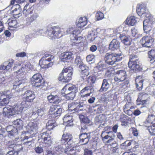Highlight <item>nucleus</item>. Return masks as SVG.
Instances as JSON below:
<instances>
[{"instance_id":"f257e3e1","label":"nucleus","mask_w":155,"mask_h":155,"mask_svg":"<svg viewBox=\"0 0 155 155\" xmlns=\"http://www.w3.org/2000/svg\"><path fill=\"white\" fill-rule=\"evenodd\" d=\"M25 104L26 102L25 101H22L19 105L4 107L3 108V114L8 117L16 114H20L22 112L23 109L29 107L28 104Z\"/></svg>"},{"instance_id":"f03ea898","label":"nucleus","mask_w":155,"mask_h":155,"mask_svg":"<svg viewBox=\"0 0 155 155\" xmlns=\"http://www.w3.org/2000/svg\"><path fill=\"white\" fill-rule=\"evenodd\" d=\"M72 137L71 134L69 133H65L64 134L61 140L57 143L64 144L66 147L65 151V153H67V151H72L75 150L76 148L74 147V143L71 140Z\"/></svg>"},{"instance_id":"7ed1b4c3","label":"nucleus","mask_w":155,"mask_h":155,"mask_svg":"<svg viewBox=\"0 0 155 155\" xmlns=\"http://www.w3.org/2000/svg\"><path fill=\"white\" fill-rule=\"evenodd\" d=\"M78 92V87L74 85L68 84L62 89L61 93L62 95L65 96L68 100H72Z\"/></svg>"},{"instance_id":"20e7f679","label":"nucleus","mask_w":155,"mask_h":155,"mask_svg":"<svg viewBox=\"0 0 155 155\" xmlns=\"http://www.w3.org/2000/svg\"><path fill=\"white\" fill-rule=\"evenodd\" d=\"M66 29L61 28L58 26L48 27L47 29L48 37L51 39L60 38L63 34H66Z\"/></svg>"},{"instance_id":"39448f33","label":"nucleus","mask_w":155,"mask_h":155,"mask_svg":"<svg viewBox=\"0 0 155 155\" xmlns=\"http://www.w3.org/2000/svg\"><path fill=\"white\" fill-rule=\"evenodd\" d=\"M124 57L122 52L117 53H107L104 56L105 62L109 65H113L116 62L121 61Z\"/></svg>"},{"instance_id":"423d86ee","label":"nucleus","mask_w":155,"mask_h":155,"mask_svg":"<svg viewBox=\"0 0 155 155\" xmlns=\"http://www.w3.org/2000/svg\"><path fill=\"white\" fill-rule=\"evenodd\" d=\"M111 128L110 126H107L104 127L101 136L103 141L105 143H109L114 139L115 135L112 131H109Z\"/></svg>"},{"instance_id":"0eeeda50","label":"nucleus","mask_w":155,"mask_h":155,"mask_svg":"<svg viewBox=\"0 0 155 155\" xmlns=\"http://www.w3.org/2000/svg\"><path fill=\"white\" fill-rule=\"evenodd\" d=\"M73 68L71 67L64 69L60 74L58 79L63 82H68L71 79Z\"/></svg>"},{"instance_id":"6e6552de","label":"nucleus","mask_w":155,"mask_h":155,"mask_svg":"<svg viewBox=\"0 0 155 155\" xmlns=\"http://www.w3.org/2000/svg\"><path fill=\"white\" fill-rule=\"evenodd\" d=\"M82 38L78 36L76 38L72 37L71 45L76 46V48L80 51H85L87 48V43L86 42L81 41Z\"/></svg>"},{"instance_id":"1a4fd4ad","label":"nucleus","mask_w":155,"mask_h":155,"mask_svg":"<svg viewBox=\"0 0 155 155\" xmlns=\"http://www.w3.org/2000/svg\"><path fill=\"white\" fill-rule=\"evenodd\" d=\"M54 58L53 55L50 54H45L39 61V64L44 68H48L53 65V62H48L51 61Z\"/></svg>"},{"instance_id":"9d476101","label":"nucleus","mask_w":155,"mask_h":155,"mask_svg":"<svg viewBox=\"0 0 155 155\" xmlns=\"http://www.w3.org/2000/svg\"><path fill=\"white\" fill-rule=\"evenodd\" d=\"M154 27H155V18H149L143 21V29L144 32L146 33H152L150 31Z\"/></svg>"},{"instance_id":"9b49d317","label":"nucleus","mask_w":155,"mask_h":155,"mask_svg":"<svg viewBox=\"0 0 155 155\" xmlns=\"http://www.w3.org/2000/svg\"><path fill=\"white\" fill-rule=\"evenodd\" d=\"M127 74L126 71L123 70L117 71L115 74L114 81L117 83L126 80L125 84H128L129 82L127 80Z\"/></svg>"},{"instance_id":"f8f14e48","label":"nucleus","mask_w":155,"mask_h":155,"mask_svg":"<svg viewBox=\"0 0 155 155\" xmlns=\"http://www.w3.org/2000/svg\"><path fill=\"white\" fill-rule=\"evenodd\" d=\"M42 77L39 73L35 74L31 78L32 85L36 87H41L44 84Z\"/></svg>"},{"instance_id":"ddd939ff","label":"nucleus","mask_w":155,"mask_h":155,"mask_svg":"<svg viewBox=\"0 0 155 155\" xmlns=\"http://www.w3.org/2000/svg\"><path fill=\"white\" fill-rule=\"evenodd\" d=\"M26 131L22 133L21 137L24 135H28V134H33L37 132L38 129V124L36 122H30L26 126Z\"/></svg>"},{"instance_id":"4468645a","label":"nucleus","mask_w":155,"mask_h":155,"mask_svg":"<svg viewBox=\"0 0 155 155\" xmlns=\"http://www.w3.org/2000/svg\"><path fill=\"white\" fill-rule=\"evenodd\" d=\"M149 95L144 92L141 93L138 95V97L137 100V102H139L140 103L137 105L141 104V107H146V105L149 101L150 98Z\"/></svg>"},{"instance_id":"2eb2a0df","label":"nucleus","mask_w":155,"mask_h":155,"mask_svg":"<svg viewBox=\"0 0 155 155\" xmlns=\"http://www.w3.org/2000/svg\"><path fill=\"white\" fill-rule=\"evenodd\" d=\"M137 12L138 15L147 18H149L150 14L146 5L144 4L138 5L137 7Z\"/></svg>"},{"instance_id":"dca6fc26","label":"nucleus","mask_w":155,"mask_h":155,"mask_svg":"<svg viewBox=\"0 0 155 155\" xmlns=\"http://www.w3.org/2000/svg\"><path fill=\"white\" fill-rule=\"evenodd\" d=\"M147 35L143 37L140 40V42L143 47L149 48L152 45L154 41V39L152 38L153 33L148 34Z\"/></svg>"},{"instance_id":"f3484780","label":"nucleus","mask_w":155,"mask_h":155,"mask_svg":"<svg viewBox=\"0 0 155 155\" xmlns=\"http://www.w3.org/2000/svg\"><path fill=\"white\" fill-rule=\"evenodd\" d=\"M22 98L25 101H25L26 104H28L29 106L30 105V103L33 102L34 99L35 98V95L34 92L30 90L26 91L22 96Z\"/></svg>"},{"instance_id":"a211bd4d","label":"nucleus","mask_w":155,"mask_h":155,"mask_svg":"<svg viewBox=\"0 0 155 155\" xmlns=\"http://www.w3.org/2000/svg\"><path fill=\"white\" fill-rule=\"evenodd\" d=\"M40 136L43 139V143L45 147H48L51 145L52 143V140L51 138V136L49 133L46 132L41 133Z\"/></svg>"},{"instance_id":"6ab92c4d","label":"nucleus","mask_w":155,"mask_h":155,"mask_svg":"<svg viewBox=\"0 0 155 155\" xmlns=\"http://www.w3.org/2000/svg\"><path fill=\"white\" fill-rule=\"evenodd\" d=\"M73 58V54L71 52H65L62 53L60 55V60L64 63L68 62Z\"/></svg>"},{"instance_id":"aec40b11","label":"nucleus","mask_w":155,"mask_h":155,"mask_svg":"<svg viewBox=\"0 0 155 155\" xmlns=\"http://www.w3.org/2000/svg\"><path fill=\"white\" fill-rule=\"evenodd\" d=\"M79 69L81 71V78L84 80H85L87 78V77L89 74L88 67L83 64L79 66Z\"/></svg>"},{"instance_id":"412c9836","label":"nucleus","mask_w":155,"mask_h":155,"mask_svg":"<svg viewBox=\"0 0 155 155\" xmlns=\"http://www.w3.org/2000/svg\"><path fill=\"white\" fill-rule=\"evenodd\" d=\"M8 94H3L0 93V105L5 106L8 104L9 102V99L12 97V95L10 94V92L8 91Z\"/></svg>"},{"instance_id":"4be33fe9","label":"nucleus","mask_w":155,"mask_h":155,"mask_svg":"<svg viewBox=\"0 0 155 155\" xmlns=\"http://www.w3.org/2000/svg\"><path fill=\"white\" fill-rule=\"evenodd\" d=\"M94 92V90L93 87L88 86L84 87L81 91L80 94L82 97H85L89 96Z\"/></svg>"},{"instance_id":"5701e85b","label":"nucleus","mask_w":155,"mask_h":155,"mask_svg":"<svg viewBox=\"0 0 155 155\" xmlns=\"http://www.w3.org/2000/svg\"><path fill=\"white\" fill-rule=\"evenodd\" d=\"M66 34L71 33L70 38L71 41L72 37L73 36L75 38H76L80 34L81 31L78 28L74 29V28L72 26L70 27L67 29H66Z\"/></svg>"},{"instance_id":"b1692460","label":"nucleus","mask_w":155,"mask_h":155,"mask_svg":"<svg viewBox=\"0 0 155 155\" xmlns=\"http://www.w3.org/2000/svg\"><path fill=\"white\" fill-rule=\"evenodd\" d=\"M90 138V134L89 133H84L81 134L79 136L80 143L83 145L86 144L88 143Z\"/></svg>"},{"instance_id":"393cba45","label":"nucleus","mask_w":155,"mask_h":155,"mask_svg":"<svg viewBox=\"0 0 155 155\" xmlns=\"http://www.w3.org/2000/svg\"><path fill=\"white\" fill-rule=\"evenodd\" d=\"M139 64V61L137 59L129 61L128 66L131 70L137 71L139 70L140 69Z\"/></svg>"},{"instance_id":"a878e982","label":"nucleus","mask_w":155,"mask_h":155,"mask_svg":"<svg viewBox=\"0 0 155 155\" xmlns=\"http://www.w3.org/2000/svg\"><path fill=\"white\" fill-rule=\"evenodd\" d=\"M82 107V105L79 103H72L69 104L68 105V109L69 110L73 112H78L79 110H82V109H79Z\"/></svg>"},{"instance_id":"bb28decb","label":"nucleus","mask_w":155,"mask_h":155,"mask_svg":"<svg viewBox=\"0 0 155 155\" xmlns=\"http://www.w3.org/2000/svg\"><path fill=\"white\" fill-rule=\"evenodd\" d=\"M127 26L124 24H123L118 27L114 29L116 33V36L117 38H118V36L120 35H122V34L121 33L123 32H126L128 30L127 28Z\"/></svg>"},{"instance_id":"cd10ccee","label":"nucleus","mask_w":155,"mask_h":155,"mask_svg":"<svg viewBox=\"0 0 155 155\" xmlns=\"http://www.w3.org/2000/svg\"><path fill=\"white\" fill-rule=\"evenodd\" d=\"M64 124L67 126L73 125V119L72 116L69 114L65 115L63 118Z\"/></svg>"},{"instance_id":"c85d7f7f","label":"nucleus","mask_w":155,"mask_h":155,"mask_svg":"<svg viewBox=\"0 0 155 155\" xmlns=\"http://www.w3.org/2000/svg\"><path fill=\"white\" fill-rule=\"evenodd\" d=\"M106 34L105 35H101L100 38L101 39H106V37H111L116 36V33L114 29H108L106 31Z\"/></svg>"},{"instance_id":"c756f323","label":"nucleus","mask_w":155,"mask_h":155,"mask_svg":"<svg viewBox=\"0 0 155 155\" xmlns=\"http://www.w3.org/2000/svg\"><path fill=\"white\" fill-rule=\"evenodd\" d=\"M38 13L35 11L32 13L31 15H29L26 18V24L27 25H30L31 23L35 20L38 17Z\"/></svg>"},{"instance_id":"7c9ffc66","label":"nucleus","mask_w":155,"mask_h":155,"mask_svg":"<svg viewBox=\"0 0 155 155\" xmlns=\"http://www.w3.org/2000/svg\"><path fill=\"white\" fill-rule=\"evenodd\" d=\"M33 8L31 5L30 4H27L24 8L23 14L25 16H27V15L28 16L29 15H31L32 13L35 11L33 10Z\"/></svg>"},{"instance_id":"2f4dec72","label":"nucleus","mask_w":155,"mask_h":155,"mask_svg":"<svg viewBox=\"0 0 155 155\" xmlns=\"http://www.w3.org/2000/svg\"><path fill=\"white\" fill-rule=\"evenodd\" d=\"M6 130L8 134V136H15L18 133V130L14 126L8 125L6 127Z\"/></svg>"},{"instance_id":"473e14b6","label":"nucleus","mask_w":155,"mask_h":155,"mask_svg":"<svg viewBox=\"0 0 155 155\" xmlns=\"http://www.w3.org/2000/svg\"><path fill=\"white\" fill-rule=\"evenodd\" d=\"M120 42L115 39H113L109 45V49L111 51H114L119 48Z\"/></svg>"},{"instance_id":"72a5a7b5","label":"nucleus","mask_w":155,"mask_h":155,"mask_svg":"<svg viewBox=\"0 0 155 155\" xmlns=\"http://www.w3.org/2000/svg\"><path fill=\"white\" fill-rule=\"evenodd\" d=\"M139 21V19L134 16H129L126 20L125 24L134 26Z\"/></svg>"},{"instance_id":"f704fd0d","label":"nucleus","mask_w":155,"mask_h":155,"mask_svg":"<svg viewBox=\"0 0 155 155\" xmlns=\"http://www.w3.org/2000/svg\"><path fill=\"white\" fill-rule=\"evenodd\" d=\"M90 120L87 117L83 118L81 120V128L82 131L87 129L88 127L91 124Z\"/></svg>"},{"instance_id":"c9c22d12","label":"nucleus","mask_w":155,"mask_h":155,"mask_svg":"<svg viewBox=\"0 0 155 155\" xmlns=\"http://www.w3.org/2000/svg\"><path fill=\"white\" fill-rule=\"evenodd\" d=\"M14 61L11 60L9 62H5L2 64H1L0 67V69L1 70H8L11 68L13 66Z\"/></svg>"},{"instance_id":"e433bc0d","label":"nucleus","mask_w":155,"mask_h":155,"mask_svg":"<svg viewBox=\"0 0 155 155\" xmlns=\"http://www.w3.org/2000/svg\"><path fill=\"white\" fill-rule=\"evenodd\" d=\"M24 137L23 138V140L24 141L23 143L24 147L28 148L34 142L31 138H30L28 137V136L24 135Z\"/></svg>"},{"instance_id":"4c0bfd02","label":"nucleus","mask_w":155,"mask_h":155,"mask_svg":"<svg viewBox=\"0 0 155 155\" xmlns=\"http://www.w3.org/2000/svg\"><path fill=\"white\" fill-rule=\"evenodd\" d=\"M87 23V18L85 17H81L79 18L78 21L76 22V25L78 27L82 28L86 25Z\"/></svg>"},{"instance_id":"58836bf2","label":"nucleus","mask_w":155,"mask_h":155,"mask_svg":"<svg viewBox=\"0 0 155 155\" xmlns=\"http://www.w3.org/2000/svg\"><path fill=\"white\" fill-rule=\"evenodd\" d=\"M143 80L140 76H138L135 79L136 87L139 91L141 90L143 87Z\"/></svg>"},{"instance_id":"ea45409f","label":"nucleus","mask_w":155,"mask_h":155,"mask_svg":"<svg viewBox=\"0 0 155 155\" xmlns=\"http://www.w3.org/2000/svg\"><path fill=\"white\" fill-rule=\"evenodd\" d=\"M119 38H120L121 41L125 45H129L130 44V38L128 36L125 35L124 34L122 35H119Z\"/></svg>"},{"instance_id":"a19ab883","label":"nucleus","mask_w":155,"mask_h":155,"mask_svg":"<svg viewBox=\"0 0 155 155\" xmlns=\"http://www.w3.org/2000/svg\"><path fill=\"white\" fill-rule=\"evenodd\" d=\"M25 82V80L23 79V80H17L15 81L14 84L13 85V88L15 89L17 91H21L23 87V86H21V87L19 88L20 86L23 83H24Z\"/></svg>"},{"instance_id":"79ce46f5","label":"nucleus","mask_w":155,"mask_h":155,"mask_svg":"<svg viewBox=\"0 0 155 155\" xmlns=\"http://www.w3.org/2000/svg\"><path fill=\"white\" fill-rule=\"evenodd\" d=\"M58 144L56 146H55L54 148V151L58 153V154L61 153V152L64 151L65 152L66 150V147L65 148L64 147H65L64 144Z\"/></svg>"},{"instance_id":"37998d69","label":"nucleus","mask_w":155,"mask_h":155,"mask_svg":"<svg viewBox=\"0 0 155 155\" xmlns=\"http://www.w3.org/2000/svg\"><path fill=\"white\" fill-rule=\"evenodd\" d=\"M13 124L16 128L17 130L18 131L21 129L22 128L23 125V121L20 119H18L15 120L13 122Z\"/></svg>"},{"instance_id":"c03bdc74","label":"nucleus","mask_w":155,"mask_h":155,"mask_svg":"<svg viewBox=\"0 0 155 155\" xmlns=\"http://www.w3.org/2000/svg\"><path fill=\"white\" fill-rule=\"evenodd\" d=\"M95 30H92L88 32L87 38L91 42H93L97 37V34Z\"/></svg>"},{"instance_id":"a18cd8bd","label":"nucleus","mask_w":155,"mask_h":155,"mask_svg":"<svg viewBox=\"0 0 155 155\" xmlns=\"http://www.w3.org/2000/svg\"><path fill=\"white\" fill-rule=\"evenodd\" d=\"M109 87V84L107 82V79H104L103 80L101 88L99 91L100 92L103 91H106L108 89Z\"/></svg>"},{"instance_id":"49530a36","label":"nucleus","mask_w":155,"mask_h":155,"mask_svg":"<svg viewBox=\"0 0 155 155\" xmlns=\"http://www.w3.org/2000/svg\"><path fill=\"white\" fill-rule=\"evenodd\" d=\"M57 125L56 122L54 120H49L46 123V128L49 130L53 129V128Z\"/></svg>"},{"instance_id":"de8ad7c7","label":"nucleus","mask_w":155,"mask_h":155,"mask_svg":"<svg viewBox=\"0 0 155 155\" xmlns=\"http://www.w3.org/2000/svg\"><path fill=\"white\" fill-rule=\"evenodd\" d=\"M48 27H51V26H48L47 28H44L41 29H38L37 30H35L34 32L36 33V34L38 35H44L46 33L47 34L48 36V31L47 29Z\"/></svg>"},{"instance_id":"09e8293b","label":"nucleus","mask_w":155,"mask_h":155,"mask_svg":"<svg viewBox=\"0 0 155 155\" xmlns=\"http://www.w3.org/2000/svg\"><path fill=\"white\" fill-rule=\"evenodd\" d=\"M15 6L14 5L12 7V8H14V10H12V12L13 16L16 18H18L21 15V14L20 12V9L15 8Z\"/></svg>"},{"instance_id":"8fccbe9b","label":"nucleus","mask_w":155,"mask_h":155,"mask_svg":"<svg viewBox=\"0 0 155 155\" xmlns=\"http://www.w3.org/2000/svg\"><path fill=\"white\" fill-rule=\"evenodd\" d=\"M149 55L148 61H149L151 63H153L155 61V51L151 50L148 52Z\"/></svg>"},{"instance_id":"3c124183","label":"nucleus","mask_w":155,"mask_h":155,"mask_svg":"<svg viewBox=\"0 0 155 155\" xmlns=\"http://www.w3.org/2000/svg\"><path fill=\"white\" fill-rule=\"evenodd\" d=\"M148 129L151 135L155 134V120L153 122L150 126H149Z\"/></svg>"},{"instance_id":"603ef678","label":"nucleus","mask_w":155,"mask_h":155,"mask_svg":"<svg viewBox=\"0 0 155 155\" xmlns=\"http://www.w3.org/2000/svg\"><path fill=\"white\" fill-rule=\"evenodd\" d=\"M111 147L110 150L112 153H118V145L116 143H112L110 144Z\"/></svg>"},{"instance_id":"864d4df0","label":"nucleus","mask_w":155,"mask_h":155,"mask_svg":"<svg viewBox=\"0 0 155 155\" xmlns=\"http://www.w3.org/2000/svg\"><path fill=\"white\" fill-rule=\"evenodd\" d=\"M8 82L9 80L7 78H5L4 77L0 78V84L2 87L7 86Z\"/></svg>"},{"instance_id":"5fc2aeb1","label":"nucleus","mask_w":155,"mask_h":155,"mask_svg":"<svg viewBox=\"0 0 155 155\" xmlns=\"http://www.w3.org/2000/svg\"><path fill=\"white\" fill-rule=\"evenodd\" d=\"M62 109L61 108L57 107L54 111V114L51 116V118H55L60 116L62 112Z\"/></svg>"},{"instance_id":"6e6d98bb","label":"nucleus","mask_w":155,"mask_h":155,"mask_svg":"<svg viewBox=\"0 0 155 155\" xmlns=\"http://www.w3.org/2000/svg\"><path fill=\"white\" fill-rule=\"evenodd\" d=\"M131 119L128 117H124V118H121L120 119V121L121 122V125L122 126H126L128 123L129 120H130Z\"/></svg>"},{"instance_id":"4d7b16f0","label":"nucleus","mask_w":155,"mask_h":155,"mask_svg":"<svg viewBox=\"0 0 155 155\" xmlns=\"http://www.w3.org/2000/svg\"><path fill=\"white\" fill-rule=\"evenodd\" d=\"M57 106L54 105H52L50 107L49 110L48 111V113L49 115V117H51V116H53L54 114V111H55Z\"/></svg>"},{"instance_id":"13d9d810","label":"nucleus","mask_w":155,"mask_h":155,"mask_svg":"<svg viewBox=\"0 0 155 155\" xmlns=\"http://www.w3.org/2000/svg\"><path fill=\"white\" fill-rule=\"evenodd\" d=\"M96 17L97 20H101L104 18V15L102 12H98L96 14Z\"/></svg>"},{"instance_id":"bf43d9fd","label":"nucleus","mask_w":155,"mask_h":155,"mask_svg":"<svg viewBox=\"0 0 155 155\" xmlns=\"http://www.w3.org/2000/svg\"><path fill=\"white\" fill-rule=\"evenodd\" d=\"M155 120V116L153 115H150L147 119V122L151 124Z\"/></svg>"},{"instance_id":"052dcab7","label":"nucleus","mask_w":155,"mask_h":155,"mask_svg":"<svg viewBox=\"0 0 155 155\" xmlns=\"http://www.w3.org/2000/svg\"><path fill=\"white\" fill-rule=\"evenodd\" d=\"M17 21L15 20H11L8 23V25L11 27L15 28L17 26Z\"/></svg>"},{"instance_id":"680f3d73","label":"nucleus","mask_w":155,"mask_h":155,"mask_svg":"<svg viewBox=\"0 0 155 155\" xmlns=\"http://www.w3.org/2000/svg\"><path fill=\"white\" fill-rule=\"evenodd\" d=\"M61 101V99L59 97H58L57 95H55L54 101L53 103L57 104L60 102Z\"/></svg>"},{"instance_id":"e2e57ef3","label":"nucleus","mask_w":155,"mask_h":155,"mask_svg":"<svg viewBox=\"0 0 155 155\" xmlns=\"http://www.w3.org/2000/svg\"><path fill=\"white\" fill-rule=\"evenodd\" d=\"M35 150L36 153H41L43 152V149L41 147L38 146L35 148Z\"/></svg>"},{"instance_id":"0e129e2a","label":"nucleus","mask_w":155,"mask_h":155,"mask_svg":"<svg viewBox=\"0 0 155 155\" xmlns=\"http://www.w3.org/2000/svg\"><path fill=\"white\" fill-rule=\"evenodd\" d=\"M25 67H22L19 70L16 71V73L18 74H23L25 71Z\"/></svg>"},{"instance_id":"69168bd1","label":"nucleus","mask_w":155,"mask_h":155,"mask_svg":"<svg viewBox=\"0 0 155 155\" xmlns=\"http://www.w3.org/2000/svg\"><path fill=\"white\" fill-rule=\"evenodd\" d=\"M131 32L132 35L133 37H135L138 32L137 29L135 28H132Z\"/></svg>"},{"instance_id":"338daca9","label":"nucleus","mask_w":155,"mask_h":155,"mask_svg":"<svg viewBox=\"0 0 155 155\" xmlns=\"http://www.w3.org/2000/svg\"><path fill=\"white\" fill-rule=\"evenodd\" d=\"M94 58V56L93 55H89L86 57V60L88 62L92 61Z\"/></svg>"},{"instance_id":"774afa93","label":"nucleus","mask_w":155,"mask_h":155,"mask_svg":"<svg viewBox=\"0 0 155 155\" xmlns=\"http://www.w3.org/2000/svg\"><path fill=\"white\" fill-rule=\"evenodd\" d=\"M54 97L55 95L54 96L52 95H50L48 96V100L50 103H53L54 101Z\"/></svg>"}]
</instances>
